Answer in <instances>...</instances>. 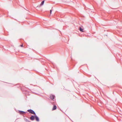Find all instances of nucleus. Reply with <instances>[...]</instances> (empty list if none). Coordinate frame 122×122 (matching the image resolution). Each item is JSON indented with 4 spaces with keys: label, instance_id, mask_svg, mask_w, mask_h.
<instances>
[{
    "label": "nucleus",
    "instance_id": "423d86ee",
    "mask_svg": "<svg viewBox=\"0 0 122 122\" xmlns=\"http://www.w3.org/2000/svg\"><path fill=\"white\" fill-rule=\"evenodd\" d=\"M44 0H43V1H42L41 2V4L40 5V6H41L42 5H43L44 4Z\"/></svg>",
    "mask_w": 122,
    "mask_h": 122
},
{
    "label": "nucleus",
    "instance_id": "f257e3e1",
    "mask_svg": "<svg viewBox=\"0 0 122 122\" xmlns=\"http://www.w3.org/2000/svg\"><path fill=\"white\" fill-rule=\"evenodd\" d=\"M27 111L29 113L33 114L35 115V113L32 110H28Z\"/></svg>",
    "mask_w": 122,
    "mask_h": 122
},
{
    "label": "nucleus",
    "instance_id": "1a4fd4ad",
    "mask_svg": "<svg viewBox=\"0 0 122 122\" xmlns=\"http://www.w3.org/2000/svg\"><path fill=\"white\" fill-rule=\"evenodd\" d=\"M20 46L21 47H23V44H22V45H21Z\"/></svg>",
    "mask_w": 122,
    "mask_h": 122
},
{
    "label": "nucleus",
    "instance_id": "6e6552de",
    "mask_svg": "<svg viewBox=\"0 0 122 122\" xmlns=\"http://www.w3.org/2000/svg\"><path fill=\"white\" fill-rule=\"evenodd\" d=\"M20 113L22 114H23L24 113H25V112H23V111H20Z\"/></svg>",
    "mask_w": 122,
    "mask_h": 122
},
{
    "label": "nucleus",
    "instance_id": "7ed1b4c3",
    "mask_svg": "<svg viewBox=\"0 0 122 122\" xmlns=\"http://www.w3.org/2000/svg\"><path fill=\"white\" fill-rule=\"evenodd\" d=\"M55 97L53 95H51L50 96V98L51 99H53Z\"/></svg>",
    "mask_w": 122,
    "mask_h": 122
},
{
    "label": "nucleus",
    "instance_id": "9b49d317",
    "mask_svg": "<svg viewBox=\"0 0 122 122\" xmlns=\"http://www.w3.org/2000/svg\"><path fill=\"white\" fill-rule=\"evenodd\" d=\"M26 121H28L27 119H26Z\"/></svg>",
    "mask_w": 122,
    "mask_h": 122
},
{
    "label": "nucleus",
    "instance_id": "39448f33",
    "mask_svg": "<svg viewBox=\"0 0 122 122\" xmlns=\"http://www.w3.org/2000/svg\"><path fill=\"white\" fill-rule=\"evenodd\" d=\"M56 106H54L53 108L52 109V110H56Z\"/></svg>",
    "mask_w": 122,
    "mask_h": 122
},
{
    "label": "nucleus",
    "instance_id": "f03ea898",
    "mask_svg": "<svg viewBox=\"0 0 122 122\" xmlns=\"http://www.w3.org/2000/svg\"><path fill=\"white\" fill-rule=\"evenodd\" d=\"M35 117L33 116H32L30 117V119L31 120H33L35 119Z\"/></svg>",
    "mask_w": 122,
    "mask_h": 122
},
{
    "label": "nucleus",
    "instance_id": "9d476101",
    "mask_svg": "<svg viewBox=\"0 0 122 122\" xmlns=\"http://www.w3.org/2000/svg\"><path fill=\"white\" fill-rule=\"evenodd\" d=\"M50 14H51V11H52L51 10H50Z\"/></svg>",
    "mask_w": 122,
    "mask_h": 122
},
{
    "label": "nucleus",
    "instance_id": "20e7f679",
    "mask_svg": "<svg viewBox=\"0 0 122 122\" xmlns=\"http://www.w3.org/2000/svg\"><path fill=\"white\" fill-rule=\"evenodd\" d=\"M35 119H36V120L37 121H39V118L38 117L36 116H35Z\"/></svg>",
    "mask_w": 122,
    "mask_h": 122
},
{
    "label": "nucleus",
    "instance_id": "0eeeda50",
    "mask_svg": "<svg viewBox=\"0 0 122 122\" xmlns=\"http://www.w3.org/2000/svg\"><path fill=\"white\" fill-rule=\"evenodd\" d=\"M80 30L82 32H84L83 29L82 28H81V27H80Z\"/></svg>",
    "mask_w": 122,
    "mask_h": 122
}]
</instances>
